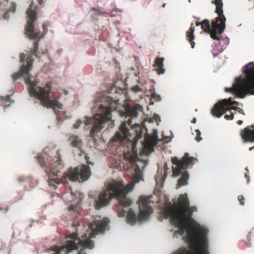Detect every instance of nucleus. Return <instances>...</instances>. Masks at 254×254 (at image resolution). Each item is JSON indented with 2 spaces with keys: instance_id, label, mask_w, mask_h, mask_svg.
<instances>
[{
  "instance_id": "nucleus-16",
  "label": "nucleus",
  "mask_w": 254,
  "mask_h": 254,
  "mask_svg": "<svg viewBox=\"0 0 254 254\" xmlns=\"http://www.w3.org/2000/svg\"><path fill=\"white\" fill-rule=\"evenodd\" d=\"M69 140L70 141V144L73 147H76L80 150V152L78 153V156H81L82 155V151L81 150V148L82 145V142L80 137L76 135H72L70 136Z\"/></svg>"
},
{
  "instance_id": "nucleus-13",
  "label": "nucleus",
  "mask_w": 254,
  "mask_h": 254,
  "mask_svg": "<svg viewBox=\"0 0 254 254\" xmlns=\"http://www.w3.org/2000/svg\"><path fill=\"white\" fill-rule=\"evenodd\" d=\"M154 134L153 135L147 134L143 139V149L142 153L147 155H149L151 153L154 151V147L158 141V137L157 134V131L154 130Z\"/></svg>"
},
{
  "instance_id": "nucleus-6",
  "label": "nucleus",
  "mask_w": 254,
  "mask_h": 254,
  "mask_svg": "<svg viewBox=\"0 0 254 254\" xmlns=\"http://www.w3.org/2000/svg\"><path fill=\"white\" fill-rule=\"evenodd\" d=\"M118 101L119 100H114L109 96L103 94L99 95L96 98V106L94 108H97V112L94 117H84L86 120L84 122V129L87 130L90 128L91 136L94 137L96 136L101 131L105 123L114 122L112 120L111 111L108 106H110L114 103L117 104Z\"/></svg>"
},
{
  "instance_id": "nucleus-45",
  "label": "nucleus",
  "mask_w": 254,
  "mask_h": 254,
  "mask_svg": "<svg viewBox=\"0 0 254 254\" xmlns=\"http://www.w3.org/2000/svg\"><path fill=\"white\" fill-rule=\"evenodd\" d=\"M239 112L240 113L244 114L243 113V110L242 109H239Z\"/></svg>"
},
{
  "instance_id": "nucleus-2",
  "label": "nucleus",
  "mask_w": 254,
  "mask_h": 254,
  "mask_svg": "<svg viewBox=\"0 0 254 254\" xmlns=\"http://www.w3.org/2000/svg\"><path fill=\"white\" fill-rule=\"evenodd\" d=\"M196 210V206L190 207L187 193L180 195L175 202H168L162 209L164 217L170 218L174 226L173 236L182 237L189 248L183 247L171 254H209L208 229L192 218V213Z\"/></svg>"
},
{
  "instance_id": "nucleus-21",
  "label": "nucleus",
  "mask_w": 254,
  "mask_h": 254,
  "mask_svg": "<svg viewBox=\"0 0 254 254\" xmlns=\"http://www.w3.org/2000/svg\"><path fill=\"white\" fill-rule=\"evenodd\" d=\"M135 131H136V135L134 137V144L136 142H137L138 141L143 137V134H144V132H143L142 129L141 128V127L138 125H137L136 126V128Z\"/></svg>"
},
{
  "instance_id": "nucleus-10",
  "label": "nucleus",
  "mask_w": 254,
  "mask_h": 254,
  "mask_svg": "<svg viewBox=\"0 0 254 254\" xmlns=\"http://www.w3.org/2000/svg\"><path fill=\"white\" fill-rule=\"evenodd\" d=\"M36 5L32 1L26 11L28 18L27 26L25 28V33L27 36L31 39H40L44 36L43 34L37 32L33 25V23L36 19L37 13L35 11Z\"/></svg>"
},
{
  "instance_id": "nucleus-32",
  "label": "nucleus",
  "mask_w": 254,
  "mask_h": 254,
  "mask_svg": "<svg viewBox=\"0 0 254 254\" xmlns=\"http://www.w3.org/2000/svg\"><path fill=\"white\" fill-rule=\"evenodd\" d=\"M196 136L195 137L196 140L197 141H200L202 139V138L201 137V132L199 129H196L195 130Z\"/></svg>"
},
{
  "instance_id": "nucleus-31",
  "label": "nucleus",
  "mask_w": 254,
  "mask_h": 254,
  "mask_svg": "<svg viewBox=\"0 0 254 254\" xmlns=\"http://www.w3.org/2000/svg\"><path fill=\"white\" fill-rule=\"evenodd\" d=\"M82 123H83V122L81 120H80V119L77 120L76 123L73 124L74 128L78 129L81 126V125L82 124Z\"/></svg>"
},
{
  "instance_id": "nucleus-44",
  "label": "nucleus",
  "mask_w": 254,
  "mask_h": 254,
  "mask_svg": "<svg viewBox=\"0 0 254 254\" xmlns=\"http://www.w3.org/2000/svg\"><path fill=\"white\" fill-rule=\"evenodd\" d=\"M242 123H243V121H242V120H239V121H238V124L239 125H241Z\"/></svg>"
},
{
  "instance_id": "nucleus-28",
  "label": "nucleus",
  "mask_w": 254,
  "mask_h": 254,
  "mask_svg": "<svg viewBox=\"0 0 254 254\" xmlns=\"http://www.w3.org/2000/svg\"><path fill=\"white\" fill-rule=\"evenodd\" d=\"M75 208L76 207L74 204H71L69 207H68V211L70 213V214L73 213V216L76 215V212L75 211Z\"/></svg>"
},
{
  "instance_id": "nucleus-4",
  "label": "nucleus",
  "mask_w": 254,
  "mask_h": 254,
  "mask_svg": "<svg viewBox=\"0 0 254 254\" xmlns=\"http://www.w3.org/2000/svg\"><path fill=\"white\" fill-rule=\"evenodd\" d=\"M63 168L62 161L58 156L56 160L50 163L46 167L45 171L47 172L49 186L53 190L57 188V185L62 183H67L68 179L73 182H84L87 181L91 175L90 167L86 165H82L75 168H70L67 172L62 174L60 170Z\"/></svg>"
},
{
  "instance_id": "nucleus-8",
  "label": "nucleus",
  "mask_w": 254,
  "mask_h": 254,
  "mask_svg": "<svg viewBox=\"0 0 254 254\" xmlns=\"http://www.w3.org/2000/svg\"><path fill=\"white\" fill-rule=\"evenodd\" d=\"M141 108V106L139 104L131 105L126 103L124 105L125 111L119 110L118 111L121 116L129 117L131 119L123 121L121 124L119 131L116 132L114 137L116 140L123 141L127 140L131 135L130 127H131L132 126V120L137 117L138 112Z\"/></svg>"
},
{
  "instance_id": "nucleus-25",
  "label": "nucleus",
  "mask_w": 254,
  "mask_h": 254,
  "mask_svg": "<svg viewBox=\"0 0 254 254\" xmlns=\"http://www.w3.org/2000/svg\"><path fill=\"white\" fill-rule=\"evenodd\" d=\"M38 46H39L38 42L35 41L34 42V48L31 50L32 53L33 54H34L35 56H36L37 57H39V53L37 51L38 49Z\"/></svg>"
},
{
  "instance_id": "nucleus-55",
  "label": "nucleus",
  "mask_w": 254,
  "mask_h": 254,
  "mask_svg": "<svg viewBox=\"0 0 254 254\" xmlns=\"http://www.w3.org/2000/svg\"><path fill=\"white\" fill-rule=\"evenodd\" d=\"M253 131H254V130H253Z\"/></svg>"
},
{
  "instance_id": "nucleus-9",
  "label": "nucleus",
  "mask_w": 254,
  "mask_h": 254,
  "mask_svg": "<svg viewBox=\"0 0 254 254\" xmlns=\"http://www.w3.org/2000/svg\"><path fill=\"white\" fill-rule=\"evenodd\" d=\"M194 159L193 157L189 156L188 153H186L184 156L182 157V160H179L177 157H174L172 159V163L175 166H172L173 176L177 177L182 175L181 177L178 180V185L179 187L187 185L188 184L189 174L187 171L182 172V168L185 165H190Z\"/></svg>"
},
{
  "instance_id": "nucleus-46",
  "label": "nucleus",
  "mask_w": 254,
  "mask_h": 254,
  "mask_svg": "<svg viewBox=\"0 0 254 254\" xmlns=\"http://www.w3.org/2000/svg\"><path fill=\"white\" fill-rule=\"evenodd\" d=\"M10 104H8V105H5V106L4 107V108H3L4 109L5 108H8V107H10Z\"/></svg>"
},
{
  "instance_id": "nucleus-52",
  "label": "nucleus",
  "mask_w": 254,
  "mask_h": 254,
  "mask_svg": "<svg viewBox=\"0 0 254 254\" xmlns=\"http://www.w3.org/2000/svg\"><path fill=\"white\" fill-rule=\"evenodd\" d=\"M217 56V54L214 55V57H216Z\"/></svg>"
},
{
  "instance_id": "nucleus-12",
  "label": "nucleus",
  "mask_w": 254,
  "mask_h": 254,
  "mask_svg": "<svg viewBox=\"0 0 254 254\" xmlns=\"http://www.w3.org/2000/svg\"><path fill=\"white\" fill-rule=\"evenodd\" d=\"M237 104L235 101H232L231 98L228 99H223L219 101L217 103L215 104L214 107L211 109V113L214 117L217 118L221 117L223 114H225L229 110H236L238 109L237 107L232 108H226L225 107L228 105H234Z\"/></svg>"
},
{
  "instance_id": "nucleus-20",
  "label": "nucleus",
  "mask_w": 254,
  "mask_h": 254,
  "mask_svg": "<svg viewBox=\"0 0 254 254\" xmlns=\"http://www.w3.org/2000/svg\"><path fill=\"white\" fill-rule=\"evenodd\" d=\"M91 10H93L95 11L94 14L91 15V17L93 19H98L99 16L109 13L108 11L102 10L101 8L96 9L94 7H91Z\"/></svg>"
},
{
  "instance_id": "nucleus-29",
  "label": "nucleus",
  "mask_w": 254,
  "mask_h": 254,
  "mask_svg": "<svg viewBox=\"0 0 254 254\" xmlns=\"http://www.w3.org/2000/svg\"><path fill=\"white\" fill-rule=\"evenodd\" d=\"M131 90L134 93H138L142 90V88L138 85H135L131 87Z\"/></svg>"
},
{
  "instance_id": "nucleus-43",
  "label": "nucleus",
  "mask_w": 254,
  "mask_h": 254,
  "mask_svg": "<svg viewBox=\"0 0 254 254\" xmlns=\"http://www.w3.org/2000/svg\"><path fill=\"white\" fill-rule=\"evenodd\" d=\"M64 94L65 95H68V91L64 90Z\"/></svg>"
},
{
  "instance_id": "nucleus-51",
  "label": "nucleus",
  "mask_w": 254,
  "mask_h": 254,
  "mask_svg": "<svg viewBox=\"0 0 254 254\" xmlns=\"http://www.w3.org/2000/svg\"><path fill=\"white\" fill-rule=\"evenodd\" d=\"M42 53L45 55L46 54V51H43Z\"/></svg>"
},
{
  "instance_id": "nucleus-27",
  "label": "nucleus",
  "mask_w": 254,
  "mask_h": 254,
  "mask_svg": "<svg viewBox=\"0 0 254 254\" xmlns=\"http://www.w3.org/2000/svg\"><path fill=\"white\" fill-rule=\"evenodd\" d=\"M37 160L41 166H44L46 165V163L45 161V157L42 156H37Z\"/></svg>"
},
{
  "instance_id": "nucleus-1",
  "label": "nucleus",
  "mask_w": 254,
  "mask_h": 254,
  "mask_svg": "<svg viewBox=\"0 0 254 254\" xmlns=\"http://www.w3.org/2000/svg\"><path fill=\"white\" fill-rule=\"evenodd\" d=\"M124 158L128 161L130 166H124L126 174L131 178L130 183L125 185L122 182L112 181L105 185L106 190H103L93 197L94 205L96 209L99 210L106 206L115 196L122 207L121 211L118 212V216L123 217L126 214L127 223L134 225L136 219L143 222L147 220L153 209L150 205L151 196H141L138 201L139 214L136 217L134 211L130 207L133 201L127 196L128 192L133 190L135 184L143 181L142 170L148 163V160L139 159L136 154L129 150L124 151Z\"/></svg>"
},
{
  "instance_id": "nucleus-11",
  "label": "nucleus",
  "mask_w": 254,
  "mask_h": 254,
  "mask_svg": "<svg viewBox=\"0 0 254 254\" xmlns=\"http://www.w3.org/2000/svg\"><path fill=\"white\" fill-rule=\"evenodd\" d=\"M242 71L245 74V78H242V83L238 90L244 91L246 88L249 90L250 94L254 95V62H250L242 67Z\"/></svg>"
},
{
  "instance_id": "nucleus-15",
  "label": "nucleus",
  "mask_w": 254,
  "mask_h": 254,
  "mask_svg": "<svg viewBox=\"0 0 254 254\" xmlns=\"http://www.w3.org/2000/svg\"><path fill=\"white\" fill-rule=\"evenodd\" d=\"M170 173V168L168 166L166 163H165L164 167V173H163V170L162 169L160 171L158 170V175L156 177V183L161 187H163L164 183L167 176V174Z\"/></svg>"
},
{
  "instance_id": "nucleus-26",
  "label": "nucleus",
  "mask_w": 254,
  "mask_h": 254,
  "mask_svg": "<svg viewBox=\"0 0 254 254\" xmlns=\"http://www.w3.org/2000/svg\"><path fill=\"white\" fill-rule=\"evenodd\" d=\"M170 135H164V134H163V139L165 141L166 143L171 142L172 138L174 137L173 132L170 131Z\"/></svg>"
},
{
  "instance_id": "nucleus-5",
  "label": "nucleus",
  "mask_w": 254,
  "mask_h": 254,
  "mask_svg": "<svg viewBox=\"0 0 254 254\" xmlns=\"http://www.w3.org/2000/svg\"><path fill=\"white\" fill-rule=\"evenodd\" d=\"M110 220L105 217L101 220H96L94 222L88 224V230L83 236L82 239L77 237L76 232L69 234L68 238L72 240L67 241L65 245L61 247L55 246L50 250L54 252V254H67L74 250H77L79 247L82 248L92 249L94 245L90 238H93L97 234L103 233L107 228Z\"/></svg>"
},
{
  "instance_id": "nucleus-40",
  "label": "nucleus",
  "mask_w": 254,
  "mask_h": 254,
  "mask_svg": "<svg viewBox=\"0 0 254 254\" xmlns=\"http://www.w3.org/2000/svg\"><path fill=\"white\" fill-rule=\"evenodd\" d=\"M43 30L45 32V33H46L47 32V26L46 25V24H43Z\"/></svg>"
},
{
  "instance_id": "nucleus-18",
  "label": "nucleus",
  "mask_w": 254,
  "mask_h": 254,
  "mask_svg": "<svg viewBox=\"0 0 254 254\" xmlns=\"http://www.w3.org/2000/svg\"><path fill=\"white\" fill-rule=\"evenodd\" d=\"M164 58L163 57L157 58L155 60V65L158 67L157 69L158 74H163L165 71L164 68Z\"/></svg>"
},
{
  "instance_id": "nucleus-22",
  "label": "nucleus",
  "mask_w": 254,
  "mask_h": 254,
  "mask_svg": "<svg viewBox=\"0 0 254 254\" xmlns=\"http://www.w3.org/2000/svg\"><path fill=\"white\" fill-rule=\"evenodd\" d=\"M16 5L15 3L12 2L11 3V7L9 8V9L6 11L4 14H3V18L5 20H6L7 21L9 20L10 18V12H12V13H14L16 11Z\"/></svg>"
},
{
  "instance_id": "nucleus-17",
  "label": "nucleus",
  "mask_w": 254,
  "mask_h": 254,
  "mask_svg": "<svg viewBox=\"0 0 254 254\" xmlns=\"http://www.w3.org/2000/svg\"><path fill=\"white\" fill-rule=\"evenodd\" d=\"M241 135L244 142H254V131L246 128L244 130H241Z\"/></svg>"
},
{
  "instance_id": "nucleus-7",
  "label": "nucleus",
  "mask_w": 254,
  "mask_h": 254,
  "mask_svg": "<svg viewBox=\"0 0 254 254\" xmlns=\"http://www.w3.org/2000/svg\"><path fill=\"white\" fill-rule=\"evenodd\" d=\"M213 3L216 5L215 12L217 17L215 20H212L211 24L209 20L205 19L201 22V29L205 32L209 33L213 40L220 41L222 36H217V32L219 35L222 34L226 27V19L223 14V3L222 0H215Z\"/></svg>"
},
{
  "instance_id": "nucleus-35",
  "label": "nucleus",
  "mask_w": 254,
  "mask_h": 254,
  "mask_svg": "<svg viewBox=\"0 0 254 254\" xmlns=\"http://www.w3.org/2000/svg\"><path fill=\"white\" fill-rule=\"evenodd\" d=\"M234 114L233 112H231L230 115L229 116L228 115H226L225 116V118L226 120L230 119L232 120L234 118Z\"/></svg>"
},
{
  "instance_id": "nucleus-30",
  "label": "nucleus",
  "mask_w": 254,
  "mask_h": 254,
  "mask_svg": "<svg viewBox=\"0 0 254 254\" xmlns=\"http://www.w3.org/2000/svg\"><path fill=\"white\" fill-rule=\"evenodd\" d=\"M80 219L78 218H76L75 220H73L72 222V226L73 227H79L80 225Z\"/></svg>"
},
{
  "instance_id": "nucleus-53",
  "label": "nucleus",
  "mask_w": 254,
  "mask_h": 254,
  "mask_svg": "<svg viewBox=\"0 0 254 254\" xmlns=\"http://www.w3.org/2000/svg\"><path fill=\"white\" fill-rule=\"evenodd\" d=\"M118 11H122V10H120V9H117Z\"/></svg>"
},
{
  "instance_id": "nucleus-39",
  "label": "nucleus",
  "mask_w": 254,
  "mask_h": 254,
  "mask_svg": "<svg viewBox=\"0 0 254 254\" xmlns=\"http://www.w3.org/2000/svg\"><path fill=\"white\" fill-rule=\"evenodd\" d=\"M85 159H86V160L87 161V163L88 164H90V165H93V163H92L90 161H88V158L86 156H85Z\"/></svg>"
},
{
  "instance_id": "nucleus-41",
  "label": "nucleus",
  "mask_w": 254,
  "mask_h": 254,
  "mask_svg": "<svg viewBox=\"0 0 254 254\" xmlns=\"http://www.w3.org/2000/svg\"><path fill=\"white\" fill-rule=\"evenodd\" d=\"M77 254H86L85 252H83L82 250L79 251Z\"/></svg>"
},
{
  "instance_id": "nucleus-49",
  "label": "nucleus",
  "mask_w": 254,
  "mask_h": 254,
  "mask_svg": "<svg viewBox=\"0 0 254 254\" xmlns=\"http://www.w3.org/2000/svg\"><path fill=\"white\" fill-rule=\"evenodd\" d=\"M166 4L165 3H163L162 5L163 7H165L166 6Z\"/></svg>"
},
{
  "instance_id": "nucleus-24",
  "label": "nucleus",
  "mask_w": 254,
  "mask_h": 254,
  "mask_svg": "<svg viewBox=\"0 0 254 254\" xmlns=\"http://www.w3.org/2000/svg\"><path fill=\"white\" fill-rule=\"evenodd\" d=\"M151 92V97L152 99H154L156 101H160L162 100L161 96L156 93L155 89Z\"/></svg>"
},
{
  "instance_id": "nucleus-54",
  "label": "nucleus",
  "mask_w": 254,
  "mask_h": 254,
  "mask_svg": "<svg viewBox=\"0 0 254 254\" xmlns=\"http://www.w3.org/2000/svg\"><path fill=\"white\" fill-rule=\"evenodd\" d=\"M246 170H247V171H248V168H247V167L246 168Z\"/></svg>"
},
{
  "instance_id": "nucleus-19",
  "label": "nucleus",
  "mask_w": 254,
  "mask_h": 254,
  "mask_svg": "<svg viewBox=\"0 0 254 254\" xmlns=\"http://www.w3.org/2000/svg\"><path fill=\"white\" fill-rule=\"evenodd\" d=\"M70 189V197L68 199V201H75V202H78L80 200H81L83 198V194L81 192L79 191H76L75 193H73V192L71 190L70 187H69Z\"/></svg>"
},
{
  "instance_id": "nucleus-33",
  "label": "nucleus",
  "mask_w": 254,
  "mask_h": 254,
  "mask_svg": "<svg viewBox=\"0 0 254 254\" xmlns=\"http://www.w3.org/2000/svg\"><path fill=\"white\" fill-rule=\"evenodd\" d=\"M153 118L155 122H156L158 125V123L161 122V117L157 114H154Z\"/></svg>"
},
{
  "instance_id": "nucleus-37",
  "label": "nucleus",
  "mask_w": 254,
  "mask_h": 254,
  "mask_svg": "<svg viewBox=\"0 0 254 254\" xmlns=\"http://www.w3.org/2000/svg\"><path fill=\"white\" fill-rule=\"evenodd\" d=\"M11 95H7L4 97H1V100L4 99L7 102H9L10 101Z\"/></svg>"
},
{
  "instance_id": "nucleus-36",
  "label": "nucleus",
  "mask_w": 254,
  "mask_h": 254,
  "mask_svg": "<svg viewBox=\"0 0 254 254\" xmlns=\"http://www.w3.org/2000/svg\"><path fill=\"white\" fill-rule=\"evenodd\" d=\"M26 56L23 53L20 54V61L21 62H23L25 60Z\"/></svg>"
},
{
  "instance_id": "nucleus-23",
  "label": "nucleus",
  "mask_w": 254,
  "mask_h": 254,
  "mask_svg": "<svg viewBox=\"0 0 254 254\" xmlns=\"http://www.w3.org/2000/svg\"><path fill=\"white\" fill-rule=\"evenodd\" d=\"M190 32L188 34L189 37V41H190L192 48H194L195 43L193 41L194 39V29L193 28L191 27L190 28Z\"/></svg>"
},
{
  "instance_id": "nucleus-47",
  "label": "nucleus",
  "mask_w": 254,
  "mask_h": 254,
  "mask_svg": "<svg viewBox=\"0 0 254 254\" xmlns=\"http://www.w3.org/2000/svg\"><path fill=\"white\" fill-rule=\"evenodd\" d=\"M192 122L193 123H194V124L195 123V122H196V119L195 118H193L192 121Z\"/></svg>"
},
{
  "instance_id": "nucleus-34",
  "label": "nucleus",
  "mask_w": 254,
  "mask_h": 254,
  "mask_svg": "<svg viewBox=\"0 0 254 254\" xmlns=\"http://www.w3.org/2000/svg\"><path fill=\"white\" fill-rule=\"evenodd\" d=\"M238 200H239V201L240 202V204H241L242 205H244V204H245V202H244L245 199H244V197H243V196L240 195V196H238Z\"/></svg>"
},
{
  "instance_id": "nucleus-42",
  "label": "nucleus",
  "mask_w": 254,
  "mask_h": 254,
  "mask_svg": "<svg viewBox=\"0 0 254 254\" xmlns=\"http://www.w3.org/2000/svg\"><path fill=\"white\" fill-rule=\"evenodd\" d=\"M195 25H196V26H199V25H200V26H201V22H198V21L196 22V23H195Z\"/></svg>"
},
{
  "instance_id": "nucleus-50",
  "label": "nucleus",
  "mask_w": 254,
  "mask_h": 254,
  "mask_svg": "<svg viewBox=\"0 0 254 254\" xmlns=\"http://www.w3.org/2000/svg\"><path fill=\"white\" fill-rule=\"evenodd\" d=\"M226 39L228 43H229V39L228 38V37H226Z\"/></svg>"
},
{
  "instance_id": "nucleus-48",
  "label": "nucleus",
  "mask_w": 254,
  "mask_h": 254,
  "mask_svg": "<svg viewBox=\"0 0 254 254\" xmlns=\"http://www.w3.org/2000/svg\"><path fill=\"white\" fill-rule=\"evenodd\" d=\"M38 1H39V2L40 4H42V0H38Z\"/></svg>"
},
{
  "instance_id": "nucleus-3",
  "label": "nucleus",
  "mask_w": 254,
  "mask_h": 254,
  "mask_svg": "<svg viewBox=\"0 0 254 254\" xmlns=\"http://www.w3.org/2000/svg\"><path fill=\"white\" fill-rule=\"evenodd\" d=\"M33 62V59H27L26 63L21 65L19 70L11 75V77L14 80H16L23 74H25L24 80L28 86L27 89L30 97H36L40 101L43 106L53 109L55 113L57 114L55 110L56 108L61 109L63 105L57 100H53V93L51 92L49 84L44 87H36L38 81L36 79L35 76L30 72Z\"/></svg>"
},
{
  "instance_id": "nucleus-38",
  "label": "nucleus",
  "mask_w": 254,
  "mask_h": 254,
  "mask_svg": "<svg viewBox=\"0 0 254 254\" xmlns=\"http://www.w3.org/2000/svg\"><path fill=\"white\" fill-rule=\"evenodd\" d=\"M245 178H247V184H249V182H250V179L249 175L248 174L246 173V174H245Z\"/></svg>"
},
{
  "instance_id": "nucleus-14",
  "label": "nucleus",
  "mask_w": 254,
  "mask_h": 254,
  "mask_svg": "<svg viewBox=\"0 0 254 254\" xmlns=\"http://www.w3.org/2000/svg\"><path fill=\"white\" fill-rule=\"evenodd\" d=\"M241 81L242 77L241 76L236 77L235 81L233 83L232 87L229 88L226 87L225 88V91L232 92L237 98L241 99L245 98L247 95L250 94L249 90H248V88H246V89L244 90V91H242V92L240 90H238L239 85H244Z\"/></svg>"
}]
</instances>
